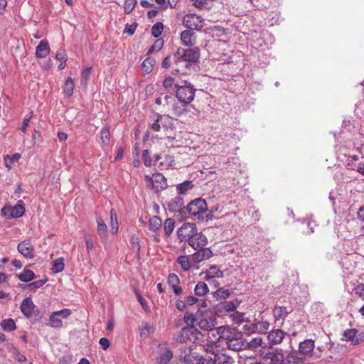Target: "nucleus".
<instances>
[{"label":"nucleus","mask_w":364,"mask_h":364,"mask_svg":"<svg viewBox=\"0 0 364 364\" xmlns=\"http://www.w3.org/2000/svg\"><path fill=\"white\" fill-rule=\"evenodd\" d=\"M186 105L183 104L181 102H176V100L171 105V109L173 111V114L177 117L181 116L184 111L186 110L185 107Z\"/></svg>","instance_id":"nucleus-36"},{"label":"nucleus","mask_w":364,"mask_h":364,"mask_svg":"<svg viewBox=\"0 0 364 364\" xmlns=\"http://www.w3.org/2000/svg\"><path fill=\"white\" fill-rule=\"evenodd\" d=\"M92 68L90 67L86 68L82 71L81 73V82L86 84L87 80L90 78Z\"/></svg>","instance_id":"nucleus-63"},{"label":"nucleus","mask_w":364,"mask_h":364,"mask_svg":"<svg viewBox=\"0 0 364 364\" xmlns=\"http://www.w3.org/2000/svg\"><path fill=\"white\" fill-rule=\"evenodd\" d=\"M353 291L356 296L364 299V284L360 283L355 286L353 288Z\"/></svg>","instance_id":"nucleus-59"},{"label":"nucleus","mask_w":364,"mask_h":364,"mask_svg":"<svg viewBox=\"0 0 364 364\" xmlns=\"http://www.w3.org/2000/svg\"><path fill=\"white\" fill-rule=\"evenodd\" d=\"M11 218H18L22 216L25 213V208L21 204H16V205L11 207Z\"/></svg>","instance_id":"nucleus-39"},{"label":"nucleus","mask_w":364,"mask_h":364,"mask_svg":"<svg viewBox=\"0 0 364 364\" xmlns=\"http://www.w3.org/2000/svg\"><path fill=\"white\" fill-rule=\"evenodd\" d=\"M175 165V160L173 156L166 155L164 161L159 164L161 168H172Z\"/></svg>","instance_id":"nucleus-48"},{"label":"nucleus","mask_w":364,"mask_h":364,"mask_svg":"<svg viewBox=\"0 0 364 364\" xmlns=\"http://www.w3.org/2000/svg\"><path fill=\"white\" fill-rule=\"evenodd\" d=\"M181 43L185 46H192L196 43L195 33L191 30H185L181 33Z\"/></svg>","instance_id":"nucleus-20"},{"label":"nucleus","mask_w":364,"mask_h":364,"mask_svg":"<svg viewBox=\"0 0 364 364\" xmlns=\"http://www.w3.org/2000/svg\"><path fill=\"white\" fill-rule=\"evenodd\" d=\"M291 311V308L276 305L273 309V316L275 323H278L279 326H281Z\"/></svg>","instance_id":"nucleus-13"},{"label":"nucleus","mask_w":364,"mask_h":364,"mask_svg":"<svg viewBox=\"0 0 364 364\" xmlns=\"http://www.w3.org/2000/svg\"><path fill=\"white\" fill-rule=\"evenodd\" d=\"M209 291V288L208 285L203 282H198L194 288V293L198 296H203L207 294Z\"/></svg>","instance_id":"nucleus-29"},{"label":"nucleus","mask_w":364,"mask_h":364,"mask_svg":"<svg viewBox=\"0 0 364 364\" xmlns=\"http://www.w3.org/2000/svg\"><path fill=\"white\" fill-rule=\"evenodd\" d=\"M245 345V349H250L252 350H257L259 348L261 349L263 348L264 341L261 336H256L252 338L250 341L245 340L244 342Z\"/></svg>","instance_id":"nucleus-23"},{"label":"nucleus","mask_w":364,"mask_h":364,"mask_svg":"<svg viewBox=\"0 0 364 364\" xmlns=\"http://www.w3.org/2000/svg\"><path fill=\"white\" fill-rule=\"evenodd\" d=\"M136 0H126L124 5V10L126 14H130L136 4Z\"/></svg>","instance_id":"nucleus-55"},{"label":"nucleus","mask_w":364,"mask_h":364,"mask_svg":"<svg viewBox=\"0 0 364 364\" xmlns=\"http://www.w3.org/2000/svg\"><path fill=\"white\" fill-rule=\"evenodd\" d=\"M183 321L187 324V326H195L194 323L198 322V311L195 315L191 313H186L183 316Z\"/></svg>","instance_id":"nucleus-43"},{"label":"nucleus","mask_w":364,"mask_h":364,"mask_svg":"<svg viewBox=\"0 0 364 364\" xmlns=\"http://www.w3.org/2000/svg\"><path fill=\"white\" fill-rule=\"evenodd\" d=\"M175 88L176 97L180 102L188 105L193 100L196 90L191 82L181 81L175 85Z\"/></svg>","instance_id":"nucleus-5"},{"label":"nucleus","mask_w":364,"mask_h":364,"mask_svg":"<svg viewBox=\"0 0 364 364\" xmlns=\"http://www.w3.org/2000/svg\"><path fill=\"white\" fill-rule=\"evenodd\" d=\"M50 52L49 44L47 41L42 40L36 48V56L38 58H46Z\"/></svg>","instance_id":"nucleus-22"},{"label":"nucleus","mask_w":364,"mask_h":364,"mask_svg":"<svg viewBox=\"0 0 364 364\" xmlns=\"http://www.w3.org/2000/svg\"><path fill=\"white\" fill-rule=\"evenodd\" d=\"M193 187V182L191 181H185L176 186V191L179 195H183L187 193L188 191L192 189Z\"/></svg>","instance_id":"nucleus-27"},{"label":"nucleus","mask_w":364,"mask_h":364,"mask_svg":"<svg viewBox=\"0 0 364 364\" xmlns=\"http://www.w3.org/2000/svg\"><path fill=\"white\" fill-rule=\"evenodd\" d=\"M64 266L63 258H58L53 262V267L51 269L55 273H59L64 269Z\"/></svg>","instance_id":"nucleus-47"},{"label":"nucleus","mask_w":364,"mask_h":364,"mask_svg":"<svg viewBox=\"0 0 364 364\" xmlns=\"http://www.w3.org/2000/svg\"><path fill=\"white\" fill-rule=\"evenodd\" d=\"M174 227H175V221L173 219H172V218L166 219V220L164 222V226L165 235L167 236L170 235L172 233V232L174 229Z\"/></svg>","instance_id":"nucleus-46"},{"label":"nucleus","mask_w":364,"mask_h":364,"mask_svg":"<svg viewBox=\"0 0 364 364\" xmlns=\"http://www.w3.org/2000/svg\"><path fill=\"white\" fill-rule=\"evenodd\" d=\"M155 63L156 60L154 58L148 57L141 64L142 70L146 74L151 73L154 69Z\"/></svg>","instance_id":"nucleus-31"},{"label":"nucleus","mask_w":364,"mask_h":364,"mask_svg":"<svg viewBox=\"0 0 364 364\" xmlns=\"http://www.w3.org/2000/svg\"><path fill=\"white\" fill-rule=\"evenodd\" d=\"M215 364H232L233 360L225 354L218 353L215 355Z\"/></svg>","instance_id":"nucleus-33"},{"label":"nucleus","mask_w":364,"mask_h":364,"mask_svg":"<svg viewBox=\"0 0 364 364\" xmlns=\"http://www.w3.org/2000/svg\"><path fill=\"white\" fill-rule=\"evenodd\" d=\"M153 120L154 122L150 124L149 129L154 132H158L161 129V124L163 120V117L156 114L153 116Z\"/></svg>","instance_id":"nucleus-35"},{"label":"nucleus","mask_w":364,"mask_h":364,"mask_svg":"<svg viewBox=\"0 0 364 364\" xmlns=\"http://www.w3.org/2000/svg\"><path fill=\"white\" fill-rule=\"evenodd\" d=\"M245 323L242 325V331L244 333L247 335H251L255 333V321L251 323L250 321L247 318V321L244 322Z\"/></svg>","instance_id":"nucleus-45"},{"label":"nucleus","mask_w":364,"mask_h":364,"mask_svg":"<svg viewBox=\"0 0 364 364\" xmlns=\"http://www.w3.org/2000/svg\"><path fill=\"white\" fill-rule=\"evenodd\" d=\"M110 226L112 232L113 234L117 233L119 229V224L117 214L113 209L110 211Z\"/></svg>","instance_id":"nucleus-40"},{"label":"nucleus","mask_w":364,"mask_h":364,"mask_svg":"<svg viewBox=\"0 0 364 364\" xmlns=\"http://www.w3.org/2000/svg\"><path fill=\"white\" fill-rule=\"evenodd\" d=\"M315 341L313 339H305L299 344L297 353L299 354L303 359V356L318 359L321 358V354L314 351Z\"/></svg>","instance_id":"nucleus-8"},{"label":"nucleus","mask_w":364,"mask_h":364,"mask_svg":"<svg viewBox=\"0 0 364 364\" xmlns=\"http://www.w3.org/2000/svg\"><path fill=\"white\" fill-rule=\"evenodd\" d=\"M217 325L216 317L211 312L201 310L198 311V322L197 326L204 330L208 331H213Z\"/></svg>","instance_id":"nucleus-7"},{"label":"nucleus","mask_w":364,"mask_h":364,"mask_svg":"<svg viewBox=\"0 0 364 364\" xmlns=\"http://www.w3.org/2000/svg\"><path fill=\"white\" fill-rule=\"evenodd\" d=\"M188 244L195 250L203 248L207 244V238L202 233H198L196 232L195 235L189 239Z\"/></svg>","instance_id":"nucleus-16"},{"label":"nucleus","mask_w":364,"mask_h":364,"mask_svg":"<svg viewBox=\"0 0 364 364\" xmlns=\"http://www.w3.org/2000/svg\"><path fill=\"white\" fill-rule=\"evenodd\" d=\"M208 210V205L205 200L200 198H197L190 202L186 207H183V211L185 213L183 217L200 221L207 220Z\"/></svg>","instance_id":"nucleus-3"},{"label":"nucleus","mask_w":364,"mask_h":364,"mask_svg":"<svg viewBox=\"0 0 364 364\" xmlns=\"http://www.w3.org/2000/svg\"><path fill=\"white\" fill-rule=\"evenodd\" d=\"M173 356V353L170 348L166 347L160 348L156 358V363L158 364H168Z\"/></svg>","instance_id":"nucleus-15"},{"label":"nucleus","mask_w":364,"mask_h":364,"mask_svg":"<svg viewBox=\"0 0 364 364\" xmlns=\"http://www.w3.org/2000/svg\"><path fill=\"white\" fill-rule=\"evenodd\" d=\"M178 82H174V78H173L171 76H168L164 79V80L163 82V86L166 89H169V88H172L173 87H175V85Z\"/></svg>","instance_id":"nucleus-62"},{"label":"nucleus","mask_w":364,"mask_h":364,"mask_svg":"<svg viewBox=\"0 0 364 364\" xmlns=\"http://www.w3.org/2000/svg\"><path fill=\"white\" fill-rule=\"evenodd\" d=\"M176 262L180 264L182 269L185 272L188 271L191 268V262L188 259V257L186 255L179 256L177 258Z\"/></svg>","instance_id":"nucleus-34"},{"label":"nucleus","mask_w":364,"mask_h":364,"mask_svg":"<svg viewBox=\"0 0 364 364\" xmlns=\"http://www.w3.org/2000/svg\"><path fill=\"white\" fill-rule=\"evenodd\" d=\"M230 318L235 324H242L245 321H247V319L248 318L245 317V314L244 313L239 311L233 312L232 314H230Z\"/></svg>","instance_id":"nucleus-41"},{"label":"nucleus","mask_w":364,"mask_h":364,"mask_svg":"<svg viewBox=\"0 0 364 364\" xmlns=\"http://www.w3.org/2000/svg\"><path fill=\"white\" fill-rule=\"evenodd\" d=\"M199 58L200 50L197 47L186 49L178 48L173 57V60L177 66L175 71H179V65L181 63H185L184 65L187 68L188 64L196 63Z\"/></svg>","instance_id":"nucleus-4"},{"label":"nucleus","mask_w":364,"mask_h":364,"mask_svg":"<svg viewBox=\"0 0 364 364\" xmlns=\"http://www.w3.org/2000/svg\"><path fill=\"white\" fill-rule=\"evenodd\" d=\"M101 140L105 145H108L110 141V133L108 127H104L101 129Z\"/></svg>","instance_id":"nucleus-52"},{"label":"nucleus","mask_w":364,"mask_h":364,"mask_svg":"<svg viewBox=\"0 0 364 364\" xmlns=\"http://www.w3.org/2000/svg\"><path fill=\"white\" fill-rule=\"evenodd\" d=\"M358 331L355 328H350L346 330L343 333V340L347 342H351V344L354 346L355 335Z\"/></svg>","instance_id":"nucleus-32"},{"label":"nucleus","mask_w":364,"mask_h":364,"mask_svg":"<svg viewBox=\"0 0 364 364\" xmlns=\"http://www.w3.org/2000/svg\"><path fill=\"white\" fill-rule=\"evenodd\" d=\"M203 337H205V334H203L196 326H186L181 330L177 341L180 343L191 341L198 343L203 341Z\"/></svg>","instance_id":"nucleus-6"},{"label":"nucleus","mask_w":364,"mask_h":364,"mask_svg":"<svg viewBox=\"0 0 364 364\" xmlns=\"http://www.w3.org/2000/svg\"><path fill=\"white\" fill-rule=\"evenodd\" d=\"M261 357L269 364H300L303 358L296 350H284L282 348H262L259 350Z\"/></svg>","instance_id":"nucleus-1"},{"label":"nucleus","mask_w":364,"mask_h":364,"mask_svg":"<svg viewBox=\"0 0 364 364\" xmlns=\"http://www.w3.org/2000/svg\"><path fill=\"white\" fill-rule=\"evenodd\" d=\"M11 351L13 354V357L15 360L18 361L19 363H25L27 360L26 357L21 354L19 350L14 347V346H11Z\"/></svg>","instance_id":"nucleus-49"},{"label":"nucleus","mask_w":364,"mask_h":364,"mask_svg":"<svg viewBox=\"0 0 364 364\" xmlns=\"http://www.w3.org/2000/svg\"><path fill=\"white\" fill-rule=\"evenodd\" d=\"M210 0H195L194 6L199 9H209L210 7Z\"/></svg>","instance_id":"nucleus-56"},{"label":"nucleus","mask_w":364,"mask_h":364,"mask_svg":"<svg viewBox=\"0 0 364 364\" xmlns=\"http://www.w3.org/2000/svg\"><path fill=\"white\" fill-rule=\"evenodd\" d=\"M34 272L30 269H24L20 274H17V277L23 282H28L35 278Z\"/></svg>","instance_id":"nucleus-28"},{"label":"nucleus","mask_w":364,"mask_h":364,"mask_svg":"<svg viewBox=\"0 0 364 364\" xmlns=\"http://www.w3.org/2000/svg\"><path fill=\"white\" fill-rule=\"evenodd\" d=\"M97 234L101 237L102 242H105L107 239V226L104 222V220L100 217L97 218Z\"/></svg>","instance_id":"nucleus-24"},{"label":"nucleus","mask_w":364,"mask_h":364,"mask_svg":"<svg viewBox=\"0 0 364 364\" xmlns=\"http://www.w3.org/2000/svg\"><path fill=\"white\" fill-rule=\"evenodd\" d=\"M197 364H215V355L213 357L209 355L200 357L197 360Z\"/></svg>","instance_id":"nucleus-57"},{"label":"nucleus","mask_w":364,"mask_h":364,"mask_svg":"<svg viewBox=\"0 0 364 364\" xmlns=\"http://www.w3.org/2000/svg\"><path fill=\"white\" fill-rule=\"evenodd\" d=\"M74 82L71 77H68L65 82L63 92L68 97H70L73 94Z\"/></svg>","instance_id":"nucleus-42"},{"label":"nucleus","mask_w":364,"mask_h":364,"mask_svg":"<svg viewBox=\"0 0 364 364\" xmlns=\"http://www.w3.org/2000/svg\"><path fill=\"white\" fill-rule=\"evenodd\" d=\"M17 250L26 259H33L35 257L34 247L29 240L20 242L17 246Z\"/></svg>","instance_id":"nucleus-12"},{"label":"nucleus","mask_w":364,"mask_h":364,"mask_svg":"<svg viewBox=\"0 0 364 364\" xmlns=\"http://www.w3.org/2000/svg\"><path fill=\"white\" fill-rule=\"evenodd\" d=\"M236 306L232 301H228L222 304L221 309L224 310V312L234 311L236 309Z\"/></svg>","instance_id":"nucleus-61"},{"label":"nucleus","mask_w":364,"mask_h":364,"mask_svg":"<svg viewBox=\"0 0 364 364\" xmlns=\"http://www.w3.org/2000/svg\"><path fill=\"white\" fill-rule=\"evenodd\" d=\"M270 323L267 321H255V333L260 334L266 333L269 329Z\"/></svg>","instance_id":"nucleus-26"},{"label":"nucleus","mask_w":364,"mask_h":364,"mask_svg":"<svg viewBox=\"0 0 364 364\" xmlns=\"http://www.w3.org/2000/svg\"><path fill=\"white\" fill-rule=\"evenodd\" d=\"M216 333L217 335H215L213 333H212L215 340L220 338L226 339L230 349L235 351L245 349L244 343L245 340H242V335L240 333H237L235 328L228 326H221L216 328Z\"/></svg>","instance_id":"nucleus-2"},{"label":"nucleus","mask_w":364,"mask_h":364,"mask_svg":"<svg viewBox=\"0 0 364 364\" xmlns=\"http://www.w3.org/2000/svg\"><path fill=\"white\" fill-rule=\"evenodd\" d=\"M142 161L146 167H150L153 165L152 159L150 156V153L148 149H145L142 152Z\"/></svg>","instance_id":"nucleus-54"},{"label":"nucleus","mask_w":364,"mask_h":364,"mask_svg":"<svg viewBox=\"0 0 364 364\" xmlns=\"http://www.w3.org/2000/svg\"><path fill=\"white\" fill-rule=\"evenodd\" d=\"M230 295V291L224 288H220L213 293V297L216 300H225Z\"/></svg>","instance_id":"nucleus-37"},{"label":"nucleus","mask_w":364,"mask_h":364,"mask_svg":"<svg viewBox=\"0 0 364 364\" xmlns=\"http://www.w3.org/2000/svg\"><path fill=\"white\" fill-rule=\"evenodd\" d=\"M132 249L134 252L139 253L140 251L139 239L136 235H132L130 238Z\"/></svg>","instance_id":"nucleus-53"},{"label":"nucleus","mask_w":364,"mask_h":364,"mask_svg":"<svg viewBox=\"0 0 364 364\" xmlns=\"http://www.w3.org/2000/svg\"><path fill=\"white\" fill-rule=\"evenodd\" d=\"M209 337L210 333H208L206 335H205V337H203V341H200V343H198L203 346V348L207 353H210L214 356V355H215V350L217 348L216 342L215 341H209L208 339V338Z\"/></svg>","instance_id":"nucleus-21"},{"label":"nucleus","mask_w":364,"mask_h":364,"mask_svg":"<svg viewBox=\"0 0 364 364\" xmlns=\"http://www.w3.org/2000/svg\"><path fill=\"white\" fill-rule=\"evenodd\" d=\"M287 333L280 328L271 330L267 334V341L270 346L282 343Z\"/></svg>","instance_id":"nucleus-14"},{"label":"nucleus","mask_w":364,"mask_h":364,"mask_svg":"<svg viewBox=\"0 0 364 364\" xmlns=\"http://www.w3.org/2000/svg\"><path fill=\"white\" fill-rule=\"evenodd\" d=\"M1 326L5 331H12L16 329V323L12 318H8L1 321Z\"/></svg>","instance_id":"nucleus-44"},{"label":"nucleus","mask_w":364,"mask_h":364,"mask_svg":"<svg viewBox=\"0 0 364 364\" xmlns=\"http://www.w3.org/2000/svg\"><path fill=\"white\" fill-rule=\"evenodd\" d=\"M223 277V272L216 265H213L205 272L206 280Z\"/></svg>","instance_id":"nucleus-25"},{"label":"nucleus","mask_w":364,"mask_h":364,"mask_svg":"<svg viewBox=\"0 0 364 364\" xmlns=\"http://www.w3.org/2000/svg\"><path fill=\"white\" fill-rule=\"evenodd\" d=\"M149 230L156 232L159 230L162 226V220L158 216H153L149 220Z\"/></svg>","instance_id":"nucleus-30"},{"label":"nucleus","mask_w":364,"mask_h":364,"mask_svg":"<svg viewBox=\"0 0 364 364\" xmlns=\"http://www.w3.org/2000/svg\"><path fill=\"white\" fill-rule=\"evenodd\" d=\"M204 19L196 14H187L182 19L183 25L189 30L200 31L203 27Z\"/></svg>","instance_id":"nucleus-10"},{"label":"nucleus","mask_w":364,"mask_h":364,"mask_svg":"<svg viewBox=\"0 0 364 364\" xmlns=\"http://www.w3.org/2000/svg\"><path fill=\"white\" fill-rule=\"evenodd\" d=\"M21 154L18 153H16L12 156L6 155L4 158V163H6L7 161H9L10 164H13L17 162L21 159Z\"/></svg>","instance_id":"nucleus-60"},{"label":"nucleus","mask_w":364,"mask_h":364,"mask_svg":"<svg viewBox=\"0 0 364 364\" xmlns=\"http://www.w3.org/2000/svg\"><path fill=\"white\" fill-rule=\"evenodd\" d=\"M71 314L72 311L69 309H63L60 311H54V315L58 316L60 319L68 318L71 315Z\"/></svg>","instance_id":"nucleus-58"},{"label":"nucleus","mask_w":364,"mask_h":364,"mask_svg":"<svg viewBox=\"0 0 364 364\" xmlns=\"http://www.w3.org/2000/svg\"><path fill=\"white\" fill-rule=\"evenodd\" d=\"M146 186L155 192H159L167 187L166 178L162 173H156L152 175H144Z\"/></svg>","instance_id":"nucleus-9"},{"label":"nucleus","mask_w":364,"mask_h":364,"mask_svg":"<svg viewBox=\"0 0 364 364\" xmlns=\"http://www.w3.org/2000/svg\"><path fill=\"white\" fill-rule=\"evenodd\" d=\"M47 279H40L34 281L26 286V288H28L31 291H36L38 289L43 287V284L46 283Z\"/></svg>","instance_id":"nucleus-51"},{"label":"nucleus","mask_w":364,"mask_h":364,"mask_svg":"<svg viewBox=\"0 0 364 364\" xmlns=\"http://www.w3.org/2000/svg\"><path fill=\"white\" fill-rule=\"evenodd\" d=\"M213 256V252L210 248L203 247L198 249V251L191 255L193 262L198 263L206 260Z\"/></svg>","instance_id":"nucleus-19"},{"label":"nucleus","mask_w":364,"mask_h":364,"mask_svg":"<svg viewBox=\"0 0 364 364\" xmlns=\"http://www.w3.org/2000/svg\"><path fill=\"white\" fill-rule=\"evenodd\" d=\"M197 232L196 225L193 223L183 224L177 230V236L181 242L188 240Z\"/></svg>","instance_id":"nucleus-11"},{"label":"nucleus","mask_w":364,"mask_h":364,"mask_svg":"<svg viewBox=\"0 0 364 364\" xmlns=\"http://www.w3.org/2000/svg\"><path fill=\"white\" fill-rule=\"evenodd\" d=\"M48 325L52 328H60L63 327V321L58 316L54 315L53 311L49 316Z\"/></svg>","instance_id":"nucleus-38"},{"label":"nucleus","mask_w":364,"mask_h":364,"mask_svg":"<svg viewBox=\"0 0 364 364\" xmlns=\"http://www.w3.org/2000/svg\"><path fill=\"white\" fill-rule=\"evenodd\" d=\"M35 306L32 299L31 297H26L22 301L20 309L23 316L29 318L33 315Z\"/></svg>","instance_id":"nucleus-18"},{"label":"nucleus","mask_w":364,"mask_h":364,"mask_svg":"<svg viewBox=\"0 0 364 364\" xmlns=\"http://www.w3.org/2000/svg\"><path fill=\"white\" fill-rule=\"evenodd\" d=\"M164 29V25L161 22H156L151 27V34L154 37L158 38L161 36Z\"/></svg>","instance_id":"nucleus-50"},{"label":"nucleus","mask_w":364,"mask_h":364,"mask_svg":"<svg viewBox=\"0 0 364 364\" xmlns=\"http://www.w3.org/2000/svg\"><path fill=\"white\" fill-rule=\"evenodd\" d=\"M184 200L183 197L180 196H176L168 203V210L172 213L179 212L183 216L185 213L183 211V208H182Z\"/></svg>","instance_id":"nucleus-17"},{"label":"nucleus","mask_w":364,"mask_h":364,"mask_svg":"<svg viewBox=\"0 0 364 364\" xmlns=\"http://www.w3.org/2000/svg\"><path fill=\"white\" fill-rule=\"evenodd\" d=\"M168 283L170 286L179 284L180 279L176 274L171 273L168 277Z\"/></svg>","instance_id":"nucleus-64"}]
</instances>
